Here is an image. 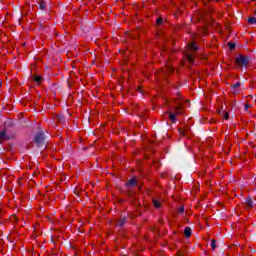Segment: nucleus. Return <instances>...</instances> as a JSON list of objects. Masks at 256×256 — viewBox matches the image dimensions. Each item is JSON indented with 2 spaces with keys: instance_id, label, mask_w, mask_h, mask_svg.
Returning <instances> with one entry per match:
<instances>
[{
  "instance_id": "13",
  "label": "nucleus",
  "mask_w": 256,
  "mask_h": 256,
  "mask_svg": "<svg viewBox=\"0 0 256 256\" xmlns=\"http://www.w3.org/2000/svg\"><path fill=\"white\" fill-rule=\"evenodd\" d=\"M42 77L41 76H35L34 77V81H36V83L39 85L40 83H41V81H42Z\"/></svg>"
},
{
  "instance_id": "14",
  "label": "nucleus",
  "mask_w": 256,
  "mask_h": 256,
  "mask_svg": "<svg viewBox=\"0 0 256 256\" xmlns=\"http://www.w3.org/2000/svg\"><path fill=\"white\" fill-rule=\"evenodd\" d=\"M211 247L213 250L217 249V241H215V239L212 240Z\"/></svg>"
},
{
  "instance_id": "6",
  "label": "nucleus",
  "mask_w": 256,
  "mask_h": 256,
  "mask_svg": "<svg viewBox=\"0 0 256 256\" xmlns=\"http://www.w3.org/2000/svg\"><path fill=\"white\" fill-rule=\"evenodd\" d=\"M9 139H13V136L7 135V132L5 131L0 132V143L9 141Z\"/></svg>"
},
{
  "instance_id": "17",
  "label": "nucleus",
  "mask_w": 256,
  "mask_h": 256,
  "mask_svg": "<svg viewBox=\"0 0 256 256\" xmlns=\"http://www.w3.org/2000/svg\"><path fill=\"white\" fill-rule=\"evenodd\" d=\"M178 212L179 213H185V207H180L179 209H178Z\"/></svg>"
},
{
  "instance_id": "15",
  "label": "nucleus",
  "mask_w": 256,
  "mask_h": 256,
  "mask_svg": "<svg viewBox=\"0 0 256 256\" xmlns=\"http://www.w3.org/2000/svg\"><path fill=\"white\" fill-rule=\"evenodd\" d=\"M157 25H161L163 23V18H158L156 20Z\"/></svg>"
},
{
  "instance_id": "19",
  "label": "nucleus",
  "mask_w": 256,
  "mask_h": 256,
  "mask_svg": "<svg viewBox=\"0 0 256 256\" xmlns=\"http://www.w3.org/2000/svg\"><path fill=\"white\" fill-rule=\"evenodd\" d=\"M202 33H203V35H207V28H203Z\"/></svg>"
},
{
  "instance_id": "21",
  "label": "nucleus",
  "mask_w": 256,
  "mask_h": 256,
  "mask_svg": "<svg viewBox=\"0 0 256 256\" xmlns=\"http://www.w3.org/2000/svg\"><path fill=\"white\" fill-rule=\"evenodd\" d=\"M249 108V105H246V109Z\"/></svg>"
},
{
  "instance_id": "7",
  "label": "nucleus",
  "mask_w": 256,
  "mask_h": 256,
  "mask_svg": "<svg viewBox=\"0 0 256 256\" xmlns=\"http://www.w3.org/2000/svg\"><path fill=\"white\" fill-rule=\"evenodd\" d=\"M245 209H253V200L251 199L246 200Z\"/></svg>"
},
{
  "instance_id": "4",
  "label": "nucleus",
  "mask_w": 256,
  "mask_h": 256,
  "mask_svg": "<svg viewBox=\"0 0 256 256\" xmlns=\"http://www.w3.org/2000/svg\"><path fill=\"white\" fill-rule=\"evenodd\" d=\"M175 72V68L171 64H167L165 69L161 70L164 75H171Z\"/></svg>"
},
{
  "instance_id": "12",
  "label": "nucleus",
  "mask_w": 256,
  "mask_h": 256,
  "mask_svg": "<svg viewBox=\"0 0 256 256\" xmlns=\"http://www.w3.org/2000/svg\"><path fill=\"white\" fill-rule=\"evenodd\" d=\"M248 23H249L250 25H256V18H255V17H250V18L248 19Z\"/></svg>"
},
{
  "instance_id": "3",
  "label": "nucleus",
  "mask_w": 256,
  "mask_h": 256,
  "mask_svg": "<svg viewBox=\"0 0 256 256\" xmlns=\"http://www.w3.org/2000/svg\"><path fill=\"white\" fill-rule=\"evenodd\" d=\"M235 63L238 67H247L249 65V57L240 55L236 58Z\"/></svg>"
},
{
  "instance_id": "11",
  "label": "nucleus",
  "mask_w": 256,
  "mask_h": 256,
  "mask_svg": "<svg viewBox=\"0 0 256 256\" xmlns=\"http://www.w3.org/2000/svg\"><path fill=\"white\" fill-rule=\"evenodd\" d=\"M39 7H40V9H42V11H45V9L47 7V3H45V1H40Z\"/></svg>"
},
{
  "instance_id": "2",
  "label": "nucleus",
  "mask_w": 256,
  "mask_h": 256,
  "mask_svg": "<svg viewBox=\"0 0 256 256\" xmlns=\"http://www.w3.org/2000/svg\"><path fill=\"white\" fill-rule=\"evenodd\" d=\"M197 51H199V48L197 47V44L195 42H192L188 45L185 55L186 59L188 60V63H190L191 65L195 63Z\"/></svg>"
},
{
  "instance_id": "9",
  "label": "nucleus",
  "mask_w": 256,
  "mask_h": 256,
  "mask_svg": "<svg viewBox=\"0 0 256 256\" xmlns=\"http://www.w3.org/2000/svg\"><path fill=\"white\" fill-rule=\"evenodd\" d=\"M137 184V180L135 178H132L130 179L128 182H127V187H133V185H136Z\"/></svg>"
},
{
  "instance_id": "16",
  "label": "nucleus",
  "mask_w": 256,
  "mask_h": 256,
  "mask_svg": "<svg viewBox=\"0 0 256 256\" xmlns=\"http://www.w3.org/2000/svg\"><path fill=\"white\" fill-rule=\"evenodd\" d=\"M228 47H230V49H235V43L229 42Z\"/></svg>"
},
{
  "instance_id": "5",
  "label": "nucleus",
  "mask_w": 256,
  "mask_h": 256,
  "mask_svg": "<svg viewBox=\"0 0 256 256\" xmlns=\"http://www.w3.org/2000/svg\"><path fill=\"white\" fill-rule=\"evenodd\" d=\"M43 141H45V134L44 133H39L35 137V143L37 145H43Z\"/></svg>"
},
{
  "instance_id": "8",
  "label": "nucleus",
  "mask_w": 256,
  "mask_h": 256,
  "mask_svg": "<svg viewBox=\"0 0 256 256\" xmlns=\"http://www.w3.org/2000/svg\"><path fill=\"white\" fill-rule=\"evenodd\" d=\"M152 203H153V205H154V207H155L156 209H161V201H159V200H157V199H153V200H152Z\"/></svg>"
},
{
  "instance_id": "1",
  "label": "nucleus",
  "mask_w": 256,
  "mask_h": 256,
  "mask_svg": "<svg viewBox=\"0 0 256 256\" xmlns=\"http://www.w3.org/2000/svg\"><path fill=\"white\" fill-rule=\"evenodd\" d=\"M173 110L168 112L166 115L168 116L169 121L171 123H175L177 119V115H181L182 113V106H181V96L174 98V102L172 103Z\"/></svg>"
},
{
  "instance_id": "20",
  "label": "nucleus",
  "mask_w": 256,
  "mask_h": 256,
  "mask_svg": "<svg viewBox=\"0 0 256 256\" xmlns=\"http://www.w3.org/2000/svg\"><path fill=\"white\" fill-rule=\"evenodd\" d=\"M224 119H226V120L229 119V113L226 112V113L224 114Z\"/></svg>"
},
{
  "instance_id": "18",
  "label": "nucleus",
  "mask_w": 256,
  "mask_h": 256,
  "mask_svg": "<svg viewBox=\"0 0 256 256\" xmlns=\"http://www.w3.org/2000/svg\"><path fill=\"white\" fill-rule=\"evenodd\" d=\"M240 83L239 82H237V83H235L234 85H233V87H234V89H237L238 87H240Z\"/></svg>"
},
{
  "instance_id": "10",
  "label": "nucleus",
  "mask_w": 256,
  "mask_h": 256,
  "mask_svg": "<svg viewBox=\"0 0 256 256\" xmlns=\"http://www.w3.org/2000/svg\"><path fill=\"white\" fill-rule=\"evenodd\" d=\"M185 237H191V228L186 227L184 230Z\"/></svg>"
}]
</instances>
